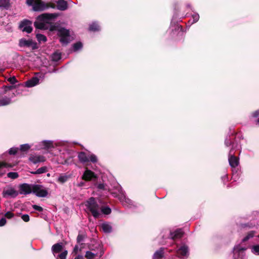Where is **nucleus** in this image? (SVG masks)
Masks as SVG:
<instances>
[{
    "mask_svg": "<svg viewBox=\"0 0 259 259\" xmlns=\"http://www.w3.org/2000/svg\"><path fill=\"white\" fill-rule=\"evenodd\" d=\"M33 193L35 194L38 197H45L48 194L47 190L42 186L40 185H33Z\"/></svg>",
    "mask_w": 259,
    "mask_h": 259,
    "instance_id": "nucleus-10",
    "label": "nucleus"
},
{
    "mask_svg": "<svg viewBox=\"0 0 259 259\" xmlns=\"http://www.w3.org/2000/svg\"><path fill=\"white\" fill-rule=\"evenodd\" d=\"M8 166H9V165L7 163L0 162V172L1 173V174L4 173L5 171L4 170H3V169Z\"/></svg>",
    "mask_w": 259,
    "mask_h": 259,
    "instance_id": "nucleus-39",
    "label": "nucleus"
},
{
    "mask_svg": "<svg viewBox=\"0 0 259 259\" xmlns=\"http://www.w3.org/2000/svg\"><path fill=\"white\" fill-rule=\"evenodd\" d=\"M101 228L104 232L108 233L111 232L112 227L111 226L107 223H103L101 225Z\"/></svg>",
    "mask_w": 259,
    "mask_h": 259,
    "instance_id": "nucleus-25",
    "label": "nucleus"
},
{
    "mask_svg": "<svg viewBox=\"0 0 259 259\" xmlns=\"http://www.w3.org/2000/svg\"><path fill=\"white\" fill-rule=\"evenodd\" d=\"M47 169L46 167H41L37 169L35 171L32 172L34 174H41L46 172Z\"/></svg>",
    "mask_w": 259,
    "mask_h": 259,
    "instance_id": "nucleus-34",
    "label": "nucleus"
},
{
    "mask_svg": "<svg viewBox=\"0 0 259 259\" xmlns=\"http://www.w3.org/2000/svg\"><path fill=\"white\" fill-rule=\"evenodd\" d=\"M33 185H30L26 183L21 184L19 186L20 194L27 195L33 193Z\"/></svg>",
    "mask_w": 259,
    "mask_h": 259,
    "instance_id": "nucleus-12",
    "label": "nucleus"
},
{
    "mask_svg": "<svg viewBox=\"0 0 259 259\" xmlns=\"http://www.w3.org/2000/svg\"><path fill=\"white\" fill-rule=\"evenodd\" d=\"M7 221L5 218H2L0 220V227L4 226L6 224Z\"/></svg>",
    "mask_w": 259,
    "mask_h": 259,
    "instance_id": "nucleus-46",
    "label": "nucleus"
},
{
    "mask_svg": "<svg viewBox=\"0 0 259 259\" xmlns=\"http://www.w3.org/2000/svg\"><path fill=\"white\" fill-rule=\"evenodd\" d=\"M36 37L39 43L45 42L47 40L46 36L41 34H36Z\"/></svg>",
    "mask_w": 259,
    "mask_h": 259,
    "instance_id": "nucleus-29",
    "label": "nucleus"
},
{
    "mask_svg": "<svg viewBox=\"0 0 259 259\" xmlns=\"http://www.w3.org/2000/svg\"><path fill=\"white\" fill-rule=\"evenodd\" d=\"M229 162L230 166L232 167H235L239 164V159L234 155L232 150H230L229 153Z\"/></svg>",
    "mask_w": 259,
    "mask_h": 259,
    "instance_id": "nucleus-15",
    "label": "nucleus"
},
{
    "mask_svg": "<svg viewBox=\"0 0 259 259\" xmlns=\"http://www.w3.org/2000/svg\"><path fill=\"white\" fill-rule=\"evenodd\" d=\"M18 192L12 187L8 186L4 189L2 195L4 198H15L18 195Z\"/></svg>",
    "mask_w": 259,
    "mask_h": 259,
    "instance_id": "nucleus-7",
    "label": "nucleus"
},
{
    "mask_svg": "<svg viewBox=\"0 0 259 259\" xmlns=\"http://www.w3.org/2000/svg\"><path fill=\"white\" fill-rule=\"evenodd\" d=\"M85 205L95 218H99L102 215V213L109 214L111 211V209L109 207H103L99 205L93 197H91L87 201Z\"/></svg>",
    "mask_w": 259,
    "mask_h": 259,
    "instance_id": "nucleus-2",
    "label": "nucleus"
},
{
    "mask_svg": "<svg viewBox=\"0 0 259 259\" xmlns=\"http://www.w3.org/2000/svg\"><path fill=\"white\" fill-rule=\"evenodd\" d=\"M82 47V45L80 42H78L74 44L73 46V48L74 51H76L80 49H81Z\"/></svg>",
    "mask_w": 259,
    "mask_h": 259,
    "instance_id": "nucleus-37",
    "label": "nucleus"
},
{
    "mask_svg": "<svg viewBox=\"0 0 259 259\" xmlns=\"http://www.w3.org/2000/svg\"><path fill=\"white\" fill-rule=\"evenodd\" d=\"M83 184H84V183H83V182H80V183H79V184H78V186L79 187H81V186H82L83 185Z\"/></svg>",
    "mask_w": 259,
    "mask_h": 259,
    "instance_id": "nucleus-52",
    "label": "nucleus"
},
{
    "mask_svg": "<svg viewBox=\"0 0 259 259\" xmlns=\"http://www.w3.org/2000/svg\"><path fill=\"white\" fill-rule=\"evenodd\" d=\"M58 14L55 13H44L38 16L34 25L36 28L47 30L51 29L52 24L53 23L55 19L58 17Z\"/></svg>",
    "mask_w": 259,
    "mask_h": 259,
    "instance_id": "nucleus-1",
    "label": "nucleus"
},
{
    "mask_svg": "<svg viewBox=\"0 0 259 259\" xmlns=\"http://www.w3.org/2000/svg\"><path fill=\"white\" fill-rule=\"evenodd\" d=\"M8 80L12 84H15L17 82V80L15 76L9 78Z\"/></svg>",
    "mask_w": 259,
    "mask_h": 259,
    "instance_id": "nucleus-42",
    "label": "nucleus"
},
{
    "mask_svg": "<svg viewBox=\"0 0 259 259\" xmlns=\"http://www.w3.org/2000/svg\"><path fill=\"white\" fill-rule=\"evenodd\" d=\"M256 122L259 124V118L257 119Z\"/></svg>",
    "mask_w": 259,
    "mask_h": 259,
    "instance_id": "nucleus-53",
    "label": "nucleus"
},
{
    "mask_svg": "<svg viewBox=\"0 0 259 259\" xmlns=\"http://www.w3.org/2000/svg\"><path fill=\"white\" fill-rule=\"evenodd\" d=\"M83 240V236L81 235H78L77 237V241L79 243Z\"/></svg>",
    "mask_w": 259,
    "mask_h": 259,
    "instance_id": "nucleus-47",
    "label": "nucleus"
},
{
    "mask_svg": "<svg viewBox=\"0 0 259 259\" xmlns=\"http://www.w3.org/2000/svg\"><path fill=\"white\" fill-rule=\"evenodd\" d=\"M54 2L57 3V8L60 11H65L68 8V4L64 0H53Z\"/></svg>",
    "mask_w": 259,
    "mask_h": 259,
    "instance_id": "nucleus-17",
    "label": "nucleus"
},
{
    "mask_svg": "<svg viewBox=\"0 0 259 259\" xmlns=\"http://www.w3.org/2000/svg\"><path fill=\"white\" fill-rule=\"evenodd\" d=\"M32 207L34 209L37 210L38 211H42L43 210V208L41 206L37 205H33L32 206Z\"/></svg>",
    "mask_w": 259,
    "mask_h": 259,
    "instance_id": "nucleus-45",
    "label": "nucleus"
},
{
    "mask_svg": "<svg viewBox=\"0 0 259 259\" xmlns=\"http://www.w3.org/2000/svg\"><path fill=\"white\" fill-rule=\"evenodd\" d=\"M114 187L115 188V190L111 192L112 195L114 197L117 198L124 207L132 208L133 206H135L133 201L125 197L120 186L116 184Z\"/></svg>",
    "mask_w": 259,
    "mask_h": 259,
    "instance_id": "nucleus-3",
    "label": "nucleus"
},
{
    "mask_svg": "<svg viewBox=\"0 0 259 259\" xmlns=\"http://www.w3.org/2000/svg\"><path fill=\"white\" fill-rule=\"evenodd\" d=\"M225 144L226 146L228 147L230 146H232L231 149L232 151L233 152L234 149V143L232 142V140L231 139L230 137H227L225 140Z\"/></svg>",
    "mask_w": 259,
    "mask_h": 259,
    "instance_id": "nucleus-27",
    "label": "nucleus"
},
{
    "mask_svg": "<svg viewBox=\"0 0 259 259\" xmlns=\"http://www.w3.org/2000/svg\"><path fill=\"white\" fill-rule=\"evenodd\" d=\"M34 0H26V3L29 6H32Z\"/></svg>",
    "mask_w": 259,
    "mask_h": 259,
    "instance_id": "nucleus-49",
    "label": "nucleus"
},
{
    "mask_svg": "<svg viewBox=\"0 0 259 259\" xmlns=\"http://www.w3.org/2000/svg\"><path fill=\"white\" fill-rule=\"evenodd\" d=\"M67 251H65L59 254V257L60 259H66Z\"/></svg>",
    "mask_w": 259,
    "mask_h": 259,
    "instance_id": "nucleus-43",
    "label": "nucleus"
},
{
    "mask_svg": "<svg viewBox=\"0 0 259 259\" xmlns=\"http://www.w3.org/2000/svg\"><path fill=\"white\" fill-rule=\"evenodd\" d=\"M8 177L10 178L15 179L18 177V174L16 172H10L7 175Z\"/></svg>",
    "mask_w": 259,
    "mask_h": 259,
    "instance_id": "nucleus-38",
    "label": "nucleus"
},
{
    "mask_svg": "<svg viewBox=\"0 0 259 259\" xmlns=\"http://www.w3.org/2000/svg\"><path fill=\"white\" fill-rule=\"evenodd\" d=\"M49 7L47 4L41 0L36 1L33 5V9L35 11H44Z\"/></svg>",
    "mask_w": 259,
    "mask_h": 259,
    "instance_id": "nucleus-13",
    "label": "nucleus"
},
{
    "mask_svg": "<svg viewBox=\"0 0 259 259\" xmlns=\"http://www.w3.org/2000/svg\"><path fill=\"white\" fill-rule=\"evenodd\" d=\"M89 30L92 31H99L100 30V26L97 22H93L90 25Z\"/></svg>",
    "mask_w": 259,
    "mask_h": 259,
    "instance_id": "nucleus-28",
    "label": "nucleus"
},
{
    "mask_svg": "<svg viewBox=\"0 0 259 259\" xmlns=\"http://www.w3.org/2000/svg\"><path fill=\"white\" fill-rule=\"evenodd\" d=\"M74 259H84V257L82 255H77Z\"/></svg>",
    "mask_w": 259,
    "mask_h": 259,
    "instance_id": "nucleus-50",
    "label": "nucleus"
},
{
    "mask_svg": "<svg viewBox=\"0 0 259 259\" xmlns=\"http://www.w3.org/2000/svg\"><path fill=\"white\" fill-rule=\"evenodd\" d=\"M39 79L37 77H33L30 79L25 82V85L27 87L31 88L39 83Z\"/></svg>",
    "mask_w": 259,
    "mask_h": 259,
    "instance_id": "nucleus-19",
    "label": "nucleus"
},
{
    "mask_svg": "<svg viewBox=\"0 0 259 259\" xmlns=\"http://www.w3.org/2000/svg\"><path fill=\"white\" fill-rule=\"evenodd\" d=\"M21 219L25 222H28L29 221V216L28 214H25L21 216Z\"/></svg>",
    "mask_w": 259,
    "mask_h": 259,
    "instance_id": "nucleus-41",
    "label": "nucleus"
},
{
    "mask_svg": "<svg viewBox=\"0 0 259 259\" xmlns=\"http://www.w3.org/2000/svg\"><path fill=\"white\" fill-rule=\"evenodd\" d=\"M13 88L12 85L5 87L4 90L6 93L0 96V106H7L12 103V99L16 96L12 90Z\"/></svg>",
    "mask_w": 259,
    "mask_h": 259,
    "instance_id": "nucleus-4",
    "label": "nucleus"
},
{
    "mask_svg": "<svg viewBox=\"0 0 259 259\" xmlns=\"http://www.w3.org/2000/svg\"><path fill=\"white\" fill-rule=\"evenodd\" d=\"M41 148L45 149H48L51 147H53V141L49 140L42 141L40 143Z\"/></svg>",
    "mask_w": 259,
    "mask_h": 259,
    "instance_id": "nucleus-21",
    "label": "nucleus"
},
{
    "mask_svg": "<svg viewBox=\"0 0 259 259\" xmlns=\"http://www.w3.org/2000/svg\"><path fill=\"white\" fill-rule=\"evenodd\" d=\"M78 158L79 161L82 163L88 162L95 163L97 161V157L93 153H87L84 152H80L78 154Z\"/></svg>",
    "mask_w": 259,
    "mask_h": 259,
    "instance_id": "nucleus-6",
    "label": "nucleus"
},
{
    "mask_svg": "<svg viewBox=\"0 0 259 259\" xmlns=\"http://www.w3.org/2000/svg\"><path fill=\"white\" fill-rule=\"evenodd\" d=\"M57 34L60 37V41L63 45H67L73 39V37L70 34L69 30L64 28L58 29Z\"/></svg>",
    "mask_w": 259,
    "mask_h": 259,
    "instance_id": "nucleus-5",
    "label": "nucleus"
},
{
    "mask_svg": "<svg viewBox=\"0 0 259 259\" xmlns=\"http://www.w3.org/2000/svg\"><path fill=\"white\" fill-rule=\"evenodd\" d=\"M183 233L182 229H177L173 232H170V237L173 240L181 238L183 236Z\"/></svg>",
    "mask_w": 259,
    "mask_h": 259,
    "instance_id": "nucleus-20",
    "label": "nucleus"
},
{
    "mask_svg": "<svg viewBox=\"0 0 259 259\" xmlns=\"http://www.w3.org/2000/svg\"><path fill=\"white\" fill-rule=\"evenodd\" d=\"M5 216L8 219H11L14 217V214L11 211H8L5 213Z\"/></svg>",
    "mask_w": 259,
    "mask_h": 259,
    "instance_id": "nucleus-44",
    "label": "nucleus"
},
{
    "mask_svg": "<svg viewBox=\"0 0 259 259\" xmlns=\"http://www.w3.org/2000/svg\"><path fill=\"white\" fill-rule=\"evenodd\" d=\"M251 251L254 254L259 255V245L253 246L251 248Z\"/></svg>",
    "mask_w": 259,
    "mask_h": 259,
    "instance_id": "nucleus-36",
    "label": "nucleus"
},
{
    "mask_svg": "<svg viewBox=\"0 0 259 259\" xmlns=\"http://www.w3.org/2000/svg\"><path fill=\"white\" fill-rule=\"evenodd\" d=\"M19 46L20 47L30 48L32 50H35L38 48L36 42L32 39H26V38H21L19 40Z\"/></svg>",
    "mask_w": 259,
    "mask_h": 259,
    "instance_id": "nucleus-9",
    "label": "nucleus"
},
{
    "mask_svg": "<svg viewBox=\"0 0 259 259\" xmlns=\"http://www.w3.org/2000/svg\"><path fill=\"white\" fill-rule=\"evenodd\" d=\"M96 178L94 172L89 169H86L82 177V179L85 181H90Z\"/></svg>",
    "mask_w": 259,
    "mask_h": 259,
    "instance_id": "nucleus-18",
    "label": "nucleus"
},
{
    "mask_svg": "<svg viewBox=\"0 0 259 259\" xmlns=\"http://www.w3.org/2000/svg\"><path fill=\"white\" fill-rule=\"evenodd\" d=\"M99 188H102V186H101V185H100L99 186Z\"/></svg>",
    "mask_w": 259,
    "mask_h": 259,
    "instance_id": "nucleus-54",
    "label": "nucleus"
},
{
    "mask_svg": "<svg viewBox=\"0 0 259 259\" xmlns=\"http://www.w3.org/2000/svg\"><path fill=\"white\" fill-rule=\"evenodd\" d=\"M10 5V0H0V8L7 10Z\"/></svg>",
    "mask_w": 259,
    "mask_h": 259,
    "instance_id": "nucleus-26",
    "label": "nucleus"
},
{
    "mask_svg": "<svg viewBox=\"0 0 259 259\" xmlns=\"http://www.w3.org/2000/svg\"><path fill=\"white\" fill-rule=\"evenodd\" d=\"M78 246L77 245H75L74 248V252L77 253L78 252Z\"/></svg>",
    "mask_w": 259,
    "mask_h": 259,
    "instance_id": "nucleus-51",
    "label": "nucleus"
},
{
    "mask_svg": "<svg viewBox=\"0 0 259 259\" xmlns=\"http://www.w3.org/2000/svg\"><path fill=\"white\" fill-rule=\"evenodd\" d=\"M63 246L62 243H57L53 245L52 249L53 252L58 253L62 251Z\"/></svg>",
    "mask_w": 259,
    "mask_h": 259,
    "instance_id": "nucleus-24",
    "label": "nucleus"
},
{
    "mask_svg": "<svg viewBox=\"0 0 259 259\" xmlns=\"http://www.w3.org/2000/svg\"><path fill=\"white\" fill-rule=\"evenodd\" d=\"M61 55L60 53L55 52L52 55V60L54 61H58L61 59Z\"/></svg>",
    "mask_w": 259,
    "mask_h": 259,
    "instance_id": "nucleus-33",
    "label": "nucleus"
},
{
    "mask_svg": "<svg viewBox=\"0 0 259 259\" xmlns=\"http://www.w3.org/2000/svg\"><path fill=\"white\" fill-rule=\"evenodd\" d=\"M254 234H255V232L254 231H250L249 232L247 235L245 237H244L242 240V242H245L247 241H248L249 239L252 238L254 235Z\"/></svg>",
    "mask_w": 259,
    "mask_h": 259,
    "instance_id": "nucleus-30",
    "label": "nucleus"
},
{
    "mask_svg": "<svg viewBox=\"0 0 259 259\" xmlns=\"http://www.w3.org/2000/svg\"><path fill=\"white\" fill-rule=\"evenodd\" d=\"M70 178V176L62 174L58 177L57 181L60 183L63 184L67 181Z\"/></svg>",
    "mask_w": 259,
    "mask_h": 259,
    "instance_id": "nucleus-22",
    "label": "nucleus"
},
{
    "mask_svg": "<svg viewBox=\"0 0 259 259\" xmlns=\"http://www.w3.org/2000/svg\"><path fill=\"white\" fill-rule=\"evenodd\" d=\"M97 254L90 251H87L85 254V257L87 259H95Z\"/></svg>",
    "mask_w": 259,
    "mask_h": 259,
    "instance_id": "nucleus-31",
    "label": "nucleus"
},
{
    "mask_svg": "<svg viewBox=\"0 0 259 259\" xmlns=\"http://www.w3.org/2000/svg\"><path fill=\"white\" fill-rule=\"evenodd\" d=\"M30 148V146L28 144L21 145L20 147V150L22 151H27Z\"/></svg>",
    "mask_w": 259,
    "mask_h": 259,
    "instance_id": "nucleus-35",
    "label": "nucleus"
},
{
    "mask_svg": "<svg viewBox=\"0 0 259 259\" xmlns=\"http://www.w3.org/2000/svg\"><path fill=\"white\" fill-rule=\"evenodd\" d=\"M29 159L34 164L44 162L46 160L44 156L39 155H32L29 157Z\"/></svg>",
    "mask_w": 259,
    "mask_h": 259,
    "instance_id": "nucleus-16",
    "label": "nucleus"
},
{
    "mask_svg": "<svg viewBox=\"0 0 259 259\" xmlns=\"http://www.w3.org/2000/svg\"><path fill=\"white\" fill-rule=\"evenodd\" d=\"M252 116L254 117H257L259 116V110H256L252 113Z\"/></svg>",
    "mask_w": 259,
    "mask_h": 259,
    "instance_id": "nucleus-48",
    "label": "nucleus"
},
{
    "mask_svg": "<svg viewBox=\"0 0 259 259\" xmlns=\"http://www.w3.org/2000/svg\"><path fill=\"white\" fill-rule=\"evenodd\" d=\"M192 19V21L190 20L189 21V22L191 24L197 22L199 19V14L198 13H194V14H193Z\"/></svg>",
    "mask_w": 259,
    "mask_h": 259,
    "instance_id": "nucleus-32",
    "label": "nucleus"
},
{
    "mask_svg": "<svg viewBox=\"0 0 259 259\" xmlns=\"http://www.w3.org/2000/svg\"><path fill=\"white\" fill-rule=\"evenodd\" d=\"M163 249L161 248L153 254V259H161L163 256Z\"/></svg>",
    "mask_w": 259,
    "mask_h": 259,
    "instance_id": "nucleus-23",
    "label": "nucleus"
},
{
    "mask_svg": "<svg viewBox=\"0 0 259 259\" xmlns=\"http://www.w3.org/2000/svg\"><path fill=\"white\" fill-rule=\"evenodd\" d=\"M18 148L16 147H12L9 150V153L10 155H15L18 151Z\"/></svg>",
    "mask_w": 259,
    "mask_h": 259,
    "instance_id": "nucleus-40",
    "label": "nucleus"
},
{
    "mask_svg": "<svg viewBox=\"0 0 259 259\" xmlns=\"http://www.w3.org/2000/svg\"><path fill=\"white\" fill-rule=\"evenodd\" d=\"M177 253L179 257H187L189 255L188 247L185 245H182L177 250Z\"/></svg>",
    "mask_w": 259,
    "mask_h": 259,
    "instance_id": "nucleus-14",
    "label": "nucleus"
},
{
    "mask_svg": "<svg viewBox=\"0 0 259 259\" xmlns=\"http://www.w3.org/2000/svg\"><path fill=\"white\" fill-rule=\"evenodd\" d=\"M246 248L240 245H237L233 249L234 259H244Z\"/></svg>",
    "mask_w": 259,
    "mask_h": 259,
    "instance_id": "nucleus-8",
    "label": "nucleus"
},
{
    "mask_svg": "<svg viewBox=\"0 0 259 259\" xmlns=\"http://www.w3.org/2000/svg\"><path fill=\"white\" fill-rule=\"evenodd\" d=\"M19 28L22 31L29 33L32 30V22L28 20H24L21 22Z\"/></svg>",
    "mask_w": 259,
    "mask_h": 259,
    "instance_id": "nucleus-11",
    "label": "nucleus"
}]
</instances>
